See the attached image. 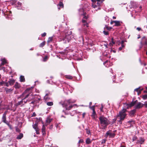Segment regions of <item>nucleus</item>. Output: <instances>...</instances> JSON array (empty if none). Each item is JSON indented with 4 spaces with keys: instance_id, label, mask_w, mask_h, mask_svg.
I'll list each match as a JSON object with an SVG mask.
<instances>
[{
    "instance_id": "obj_44",
    "label": "nucleus",
    "mask_w": 147,
    "mask_h": 147,
    "mask_svg": "<svg viewBox=\"0 0 147 147\" xmlns=\"http://www.w3.org/2000/svg\"><path fill=\"white\" fill-rule=\"evenodd\" d=\"M103 33L106 35H108L109 34L108 32L107 31H106L105 30H104L103 31Z\"/></svg>"
},
{
    "instance_id": "obj_36",
    "label": "nucleus",
    "mask_w": 147,
    "mask_h": 147,
    "mask_svg": "<svg viewBox=\"0 0 147 147\" xmlns=\"http://www.w3.org/2000/svg\"><path fill=\"white\" fill-rule=\"evenodd\" d=\"M45 44V41L41 43H40L39 45L40 47H43Z\"/></svg>"
},
{
    "instance_id": "obj_48",
    "label": "nucleus",
    "mask_w": 147,
    "mask_h": 147,
    "mask_svg": "<svg viewBox=\"0 0 147 147\" xmlns=\"http://www.w3.org/2000/svg\"><path fill=\"white\" fill-rule=\"evenodd\" d=\"M125 42H126V41L125 40H122L121 41V45H124V44Z\"/></svg>"
},
{
    "instance_id": "obj_12",
    "label": "nucleus",
    "mask_w": 147,
    "mask_h": 147,
    "mask_svg": "<svg viewBox=\"0 0 147 147\" xmlns=\"http://www.w3.org/2000/svg\"><path fill=\"white\" fill-rule=\"evenodd\" d=\"M145 141V139L142 137L139 138V140H137L136 142L137 144H144Z\"/></svg>"
},
{
    "instance_id": "obj_6",
    "label": "nucleus",
    "mask_w": 147,
    "mask_h": 147,
    "mask_svg": "<svg viewBox=\"0 0 147 147\" xmlns=\"http://www.w3.org/2000/svg\"><path fill=\"white\" fill-rule=\"evenodd\" d=\"M112 131L109 130V131H107L105 135L106 137H107L108 136H109V138H114L115 136V133H112L110 132H111Z\"/></svg>"
},
{
    "instance_id": "obj_17",
    "label": "nucleus",
    "mask_w": 147,
    "mask_h": 147,
    "mask_svg": "<svg viewBox=\"0 0 147 147\" xmlns=\"http://www.w3.org/2000/svg\"><path fill=\"white\" fill-rule=\"evenodd\" d=\"M91 116L93 119H95L96 118V113L95 111H93Z\"/></svg>"
},
{
    "instance_id": "obj_19",
    "label": "nucleus",
    "mask_w": 147,
    "mask_h": 147,
    "mask_svg": "<svg viewBox=\"0 0 147 147\" xmlns=\"http://www.w3.org/2000/svg\"><path fill=\"white\" fill-rule=\"evenodd\" d=\"M15 82V81L13 79H11L8 81V82L10 85H13Z\"/></svg>"
},
{
    "instance_id": "obj_7",
    "label": "nucleus",
    "mask_w": 147,
    "mask_h": 147,
    "mask_svg": "<svg viewBox=\"0 0 147 147\" xmlns=\"http://www.w3.org/2000/svg\"><path fill=\"white\" fill-rule=\"evenodd\" d=\"M140 43L142 45L147 46V38L145 36H144L142 38Z\"/></svg>"
},
{
    "instance_id": "obj_54",
    "label": "nucleus",
    "mask_w": 147,
    "mask_h": 147,
    "mask_svg": "<svg viewBox=\"0 0 147 147\" xmlns=\"http://www.w3.org/2000/svg\"><path fill=\"white\" fill-rule=\"evenodd\" d=\"M47 34L46 32H44L43 34H42L41 36L42 37L45 36Z\"/></svg>"
},
{
    "instance_id": "obj_34",
    "label": "nucleus",
    "mask_w": 147,
    "mask_h": 147,
    "mask_svg": "<svg viewBox=\"0 0 147 147\" xmlns=\"http://www.w3.org/2000/svg\"><path fill=\"white\" fill-rule=\"evenodd\" d=\"M6 63V61L5 59H3L2 60L1 65H3Z\"/></svg>"
},
{
    "instance_id": "obj_27",
    "label": "nucleus",
    "mask_w": 147,
    "mask_h": 147,
    "mask_svg": "<svg viewBox=\"0 0 147 147\" xmlns=\"http://www.w3.org/2000/svg\"><path fill=\"white\" fill-rule=\"evenodd\" d=\"M83 16V19H88V15H86V12L84 13L83 14H82Z\"/></svg>"
},
{
    "instance_id": "obj_33",
    "label": "nucleus",
    "mask_w": 147,
    "mask_h": 147,
    "mask_svg": "<svg viewBox=\"0 0 147 147\" xmlns=\"http://www.w3.org/2000/svg\"><path fill=\"white\" fill-rule=\"evenodd\" d=\"M53 40V37H50L48 38V40H47V43H49L51 42H52Z\"/></svg>"
},
{
    "instance_id": "obj_45",
    "label": "nucleus",
    "mask_w": 147,
    "mask_h": 147,
    "mask_svg": "<svg viewBox=\"0 0 147 147\" xmlns=\"http://www.w3.org/2000/svg\"><path fill=\"white\" fill-rule=\"evenodd\" d=\"M86 133L88 134H90V129H86Z\"/></svg>"
},
{
    "instance_id": "obj_42",
    "label": "nucleus",
    "mask_w": 147,
    "mask_h": 147,
    "mask_svg": "<svg viewBox=\"0 0 147 147\" xmlns=\"http://www.w3.org/2000/svg\"><path fill=\"white\" fill-rule=\"evenodd\" d=\"M92 6L93 8H94L97 7L98 6L96 3H93L92 4Z\"/></svg>"
},
{
    "instance_id": "obj_64",
    "label": "nucleus",
    "mask_w": 147,
    "mask_h": 147,
    "mask_svg": "<svg viewBox=\"0 0 147 147\" xmlns=\"http://www.w3.org/2000/svg\"><path fill=\"white\" fill-rule=\"evenodd\" d=\"M113 44L112 43V42H110L109 44V45H110V46H113Z\"/></svg>"
},
{
    "instance_id": "obj_37",
    "label": "nucleus",
    "mask_w": 147,
    "mask_h": 147,
    "mask_svg": "<svg viewBox=\"0 0 147 147\" xmlns=\"http://www.w3.org/2000/svg\"><path fill=\"white\" fill-rule=\"evenodd\" d=\"M52 119L48 118L46 120V122L47 123H48L49 124L52 121Z\"/></svg>"
},
{
    "instance_id": "obj_31",
    "label": "nucleus",
    "mask_w": 147,
    "mask_h": 147,
    "mask_svg": "<svg viewBox=\"0 0 147 147\" xmlns=\"http://www.w3.org/2000/svg\"><path fill=\"white\" fill-rule=\"evenodd\" d=\"M47 105L48 106H51L53 105V102H48L47 103Z\"/></svg>"
},
{
    "instance_id": "obj_61",
    "label": "nucleus",
    "mask_w": 147,
    "mask_h": 147,
    "mask_svg": "<svg viewBox=\"0 0 147 147\" xmlns=\"http://www.w3.org/2000/svg\"><path fill=\"white\" fill-rule=\"evenodd\" d=\"M143 105L146 108H147V102L143 104Z\"/></svg>"
},
{
    "instance_id": "obj_56",
    "label": "nucleus",
    "mask_w": 147,
    "mask_h": 147,
    "mask_svg": "<svg viewBox=\"0 0 147 147\" xmlns=\"http://www.w3.org/2000/svg\"><path fill=\"white\" fill-rule=\"evenodd\" d=\"M64 113L65 115H68L69 114L71 115V113L69 112V113H68V112H67V111L66 110V111H64Z\"/></svg>"
},
{
    "instance_id": "obj_43",
    "label": "nucleus",
    "mask_w": 147,
    "mask_h": 147,
    "mask_svg": "<svg viewBox=\"0 0 147 147\" xmlns=\"http://www.w3.org/2000/svg\"><path fill=\"white\" fill-rule=\"evenodd\" d=\"M66 78L68 79H72L73 77L71 76H68L66 77Z\"/></svg>"
},
{
    "instance_id": "obj_9",
    "label": "nucleus",
    "mask_w": 147,
    "mask_h": 147,
    "mask_svg": "<svg viewBox=\"0 0 147 147\" xmlns=\"http://www.w3.org/2000/svg\"><path fill=\"white\" fill-rule=\"evenodd\" d=\"M136 111V109H134L131 110L130 111H127V112H128L129 115L130 117H133L135 115Z\"/></svg>"
},
{
    "instance_id": "obj_16",
    "label": "nucleus",
    "mask_w": 147,
    "mask_h": 147,
    "mask_svg": "<svg viewBox=\"0 0 147 147\" xmlns=\"http://www.w3.org/2000/svg\"><path fill=\"white\" fill-rule=\"evenodd\" d=\"M14 87L16 89H18L21 87V85L20 84L17 82H16L14 85Z\"/></svg>"
},
{
    "instance_id": "obj_23",
    "label": "nucleus",
    "mask_w": 147,
    "mask_h": 147,
    "mask_svg": "<svg viewBox=\"0 0 147 147\" xmlns=\"http://www.w3.org/2000/svg\"><path fill=\"white\" fill-rule=\"evenodd\" d=\"M5 89L6 91V93H7L11 92L12 90L11 89H9L7 88H5Z\"/></svg>"
},
{
    "instance_id": "obj_52",
    "label": "nucleus",
    "mask_w": 147,
    "mask_h": 147,
    "mask_svg": "<svg viewBox=\"0 0 147 147\" xmlns=\"http://www.w3.org/2000/svg\"><path fill=\"white\" fill-rule=\"evenodd\" d=\"M106 140L105 139H103L102 140V142L101 143L102 144H105V143L106 142Z\"/></svg>"
},
{
    "instance_id": "obj_50",
    "label": "nucleus",
    "mask_w": 147,
    "mask_h": 147,
    "mask_svg": "<svg viewBox=\"0 0 147 147\" xmlns=\"http://www.w3.org/2000/svg\"><path fill=\"white\" fill-rule=\"evenodd\" d=\"M103 106L102 105L101 107L100 108V111L102 112H103Z\"/></svg>"
},
{
    "instance_id": "obj_57",
    "label": "nucleus",
    "mask_w": 147,
    "mask_h": 147,
    "mask_svg": "<svg viewBox=\"0 0 147 147\" xmlns=\"http://www.w3.org/2000/svg\"><path fill=\"white\" fill-rule=\"evenodd\" d=\"M136 29L138 30V31H140V30H142L141 28L140 27H137L136 28Z\"/></svg>"
},
{
    "instance_id": "obj_30",
    "label": "nucleus",
    "mask_w": 147,
    "mask_h": 147,
    "mask_svg": "<svg viewBox=\"0 0 147 147\" xmlns=\"http://www.w3.org/2000/svg\"><path fill=\"white\" fill-rule=\"evenodd\" d=\"M23 100V102H24V104H26L27 102H29L30 101V100L28 98L27 99H25Z\"/></svg>"
},
{
    "instance_id": "obj_46",
    "label": "nucleus",
    "mask_w": 147,
    "mask_h": 147,
    "mask_svg": "<svg viewBox=\"0 0 147 147\" xmlns=\"http://www.w3.org/2000/svg\"><path fill=\"white\" fill-rule=\"evenodd\" d=\"M42 131H45V127L44 125H43L42 128Z\"/></svg>"
},
{
    "instance_id": "obj_25",
    "label": "nucleus",
    "mask_w": 147,
    "mask_h": 147,
    "mask_svg": "<svg viewBox=\"0 0 147 147\" xmlns=\"http://www.w3.org/2000/svg\"><path fill=\"white\" fill-rule=\"evenodd\" d=\"M23 137V134L22 133H20V134L16 138L18 139H21Z\"/></svg>"
},
{
    "instance_id": "obj_60",
    "label": "nucleus",
    "mask_w": 147,
    "mask_h": 147,
    "mask_svg": "<svg viewBox=\"0 0 147 147\" xmlns=\"http://www.w3.org/2000/svg\"><path fill=\"white\" fill-rule=\"evenodd\" d=\"M4 84H5V86H6L7 87H8L9 86V84L8 82H5V83Z\"/></svg>"
},
{
    "instance_id": "obj_1",
    "label": "nucleus",
    "mask_w": 147,
    "mask_h": 147,
    "mask_svg": "<svg viewBox=\"0 0 147 147\" xmlns=\"http://www.w3.org/2000/svg\"><path fill=\"white\" fill-rule=\"evenodd\" d=\"M30 90V88H27L23 92L22 94L20 95L19 97L18 98H22V100L18 101V102L16 103V105L17 106L19 105H21L22 106L24 104H23V100L25 99H27L30 95V93L28 92Z\"/></svg>"
},
{
    "instance_id": "obj_13",
    "label": "nucleus",
    "mask_w": 147,
    "mask_h": 147,
    "mask_svg": "<svg viewBox=\"0 0 147 147\" xmlns=\"http://www.w3.org/2000/svg\"><path fill=\"white\" fill-rule=\"evenodd\" d=\"M144 106L143 104H142L140 102H139L138 104L136 106V109H139L142 108Z\"/></svg>"
},
{
    "instance_id": "obj_47",
    "label": "nucleus",
    "mask_w": 147,
    "mask_h": 147,
    "mask_svg": "<svg viewBox=\"0 0 147 147\" xmlns=\"http://www.w3.org/2000/svg\"><path fill=\"white\" fill-rule=\"evenodd\" d=\"M137 138L136 136H135L133 137L132 138L133 141H134L136 140L137 139Z\"/></svg>"
},
{
    "instance_id": "obj_29",
    "label": "nucleus",
    "mask_w": 147,
    "mask_h": 147,
    "mask_svg": "<svg viewBox=\"0 0 147 147\" xmlns=\"http://www.w3.org/2000/svg\"><path fill=\"white\" fill-rule=\"evenodd\" d=\"M128 123H129L131 126L133 124L135 123V121L133 120H131L127 122Z\"/></svg>"
},
{
    "instance_id": "obj_53",
    "label": "nucleus",
    "mask_w": 147,
    "mask_h": 147,
    "mask_svg": "<svg viewBox=\"0 0 147 147\" xmlns=\"http://www.w3.org/2000/svg\"><path fill=\"white\" fill-rule=\"evenodd\" d=\"M5 83V82L3 81H2L1 82H0V86H2Z\"/></svg>"
},
{
    "instance_id": "obj_5",
    "label": "nucleus",
    "mask_w": 147,
    "mask_h": 147,
    "mask_svg": "<svg viewBox=\"0 0 147 147\" xmlns=\"http://www.w3.org/2000/svg\"><path fill=\"white\" fill-rule=\"evenodd\" d=\"M127 111L126 109H123L119 112V114L117 115L118 117L121 118V119L124 120L127 115L126 113Z\"/></svg>"
},
{
    "instance_id": "obj_2",
    "label": "nucleus",
    "mask_w": 147,
    "mask_h": 147,
    "mask_svg": "<svg viewBox=\"0 0 147 147\" xmlns=\"http://www.w3.org/2000/svg\"><path fill=\"white\" fill-rule=\"evenodd\" d=\"M99 119L102 128L104 129L106 128L107 126L109 124V121L107 118L102 116H100Z\"/></svg>"
},
{
    "instance_id": "obj_51",
    "label": "nucleus",
    "mask_w": 147,
    "mask_h": 147,
    "mask_svg": "<svg viewBox=\"0 0 147 147\" xmlns=\"http://www.w3.org/2000/svg\"><path fill=\"white\" fill-rule=\"evenodd\" d=\"M36 131V133L37 134H40V132L39 131V129H38L35 130Z\"/></svg>"
},
{
    "instance_id": "obj_11",
    "label": "nucleus",
    "mask_w": 147,
    "mask_h": 147,
    "mask_svg": "<svg viewBox=\"0 0 147 147\" xmlns=\"http://www.w3.org/2000/svg\"><path fill=\"white\" fill-rule=\"evenodd\" d=\"M101 0H91L93 3H96L98 6H99L102 3V1H100ZM102 0L104 1L105 0Z\"/></svg>"
},
{
    "instance_id": "obj_3",
    "label": "nucleus",
    "mask_w": 147,
    "mask_h": 147,
    "mask_svg": "<svg viewBox=\"0 0 147 147\" xmlns=\"http://www.w3.org/2000/svg\"><path fill=\"white\" fill-rule=\"evenodd\" d=\"M65 36L63 40L64 41V43L69 42L71 39L73 38L72 35V32L71 31L68 30L65 31Z\"/></svg>"
},
{
    "instance_id": "obj_63",
    "label": "nucleus",
    "mask_w": 147,
    "mask_h": 147,
    "mask_svg": "<svg viewBox=\"0 0 147 147\" xmlns=\"http://www.w3.org/2000/svg\"><path fill=\"white\" fill-rule=\"evenodd\" d=\"M48 98L47 97V96H45L44 99L45 101H46L47 100Z\"/></svg>"
},
{
    "instance_id": "obj_20",
    "label": "nucleus",
    "mask_w": 147,
    "mask_h": 147,
    "mask_svg": "<svg viewBox=\"0 0 147 147\" xmlns=\"http://www.w3.org/2000/svg\"><path fill=\"white\" fill-rule=\"evenodd\" d=\"M33 128L35 130L38 129V125L37 123H36L35 124L33 123L32 125Z\"/></svg>"
},
{
    "instance_id": "obj_62",
    "label": "nucleus",
    "mask_w": 147,
    "mask_h": 147,
    "mask_svg": "<svg viewBox=\"0 0 147 147\" xmlns=\"http://www.w3.org/2000/svg\"><path fill=\"white\" fill-rule=\"evenodd\" d=\"M36 114L35 113V112L33 113L32 115V117H35L36 116Z\"/></svg>"
},
{
    "instance_id": "obj_55",
    "label": "nucleus",
    "mask_w": 147,
    "mask_h": 147,
    "mask_svg": "<svg viewBox=\"0 0 147 147\" xmlns=\"http://www.w3.org/2000/svg\"><path fill=\"white\" fill-rule=\"evenodd\" d=\"M111 42L113 44H115V42L114 41V38L113 37L111 38Z\"/></svg>"
},
{
    "instance_id": "obj_15",
    "label": "nucleus",
    "mask_w": 147,
    "mask_h": 147,
    "mask_svg": "<svg viewBox=\"0 0 147 147\" xmlns=\"http://www.w3.org/2000/svg\"><path fill=\"white\" fill-rule=\"evenodd\" d=\"M138 101L137 100L134 101L133 100L131 103L129 104V106L131 107L134 106L136 103Z\"/></svg>"
},
{
    "instance_id": "obj_21",
    "label": "nucleus",
    "mask_w": 147,
    "mask_h": 147,
    "mask_svg": "<svg viewBox=\"0 0 147 147\" xmlns=\"http://www.w3.org/2000/svg\"><path fill=\"white\" fill-rule=\"evenodd\" d=\"M115 24L114 26H121L120 22L119 21H115L114 22Z\"/></svg>"
},
{
    "instance_id": "obj_24",
    "label": "nucleus",
    "mask_w": 147,
    "mask_h": 147,
    "mask_svg": "<svg viewBox=\"0 0 147 147\" xmlns=\"http://www.w3.org/2000/svg\"><path fill=\"white\" fill-rule=\"evenodd\" d=\"M20 81L21 82H23L25 81V79L24 76H21L20 78Z\"/></svg>"
},
{
    "instance_id": "obj_41",
    "label": "nucleus",
    "mask_w": 147,
    "mask_h": 147,
    "mask_svg": "<svg viewBox=\"0 0 147 147\" xmlns=\"http://www.w3.org/2000/svg\"><path fill=\"white\" fill-rule=\"evenodd\" d=\"M6 124L8 125V127L10 129H12V125L9 124V122H7V123H6Z\"/></svg>"
},
{
    "instance_id": "obj_40",
    "label": "nucleus",
    "mask_w": 147,
    "mask_h": 147,
    "mask_svg": "<svg viewBox=\"0 0 147 147\" xmlns=\"http://www.w3.org/2000/svg\"><path fill=\"white\" fill-rule=\"evenodd\" d=\"M95 106H93L92 107L91 106H90L89 107V108H90V109L92 110L93 111H95Z\"/></svg>"
},
{
    "instance_id": "obj_18",
    "label": "nucleus",
    "mask_w": 147,
    "mask_h": 147,
    "mask_svg": "<svg viewBox=\"0 0 147 147\" xmlns=\"http://www.w3.org/2000/svg\"><path fill=\"white\" fill-rule=\"evenodd\" d=\"M34 102L35 103V105H37V103H39V102L41 100L40 98H36L34 100Z\"/></svg>"
},
{
    "instance_id": "obj_38",
    "label": "nucleus",
    "mask_w": 147,
    "mask_h": 147,
    "mask_svg": "<svg viewBox=\"0 0 147 147\" xmlns=\"http://www.w3.org/2000/svg\"><path fill=\"white\" fill-rule=\"evenodd\" d=\"M125 47V45H121V46L119 47V50L120 51H121L122 50L123 48L124 47Z\"/></svg>"
},
{
    "instance_id": "obj_58",
    "label": "nucleus",
    "mask_w": 147,
    "mask_h": 147,
    "mask_svg": "<svg viewBox=\"0 0 147 147\" xmlns=\"http://www.w3.org/2000/svg\"><path fill=\"white\" fill-rule=\"evenodd\" d=\"M117 120L116 118H115L113 119V123H115V121Z\"/></svg>"
},
{
    "instance_id": "obj_49",
    "label": "nucleus",
    "mask_w": 147,
    "mask_h": 147,
    "mask_svg": "<svg viewBox=\"0 0 147 147\" xmlns=\"http://www.w3.org/2000/svg\"><path fill=\"white\" fill-rule=\"evenodd\" d=\"M126 109H128L129 108L131 107H130L129 106V104H126Z\"/></svg>"
},
{
    "instance_id": "obj_59",
    "label": "nucleus",
    "mask_w": 147,
    "mask_h": 147,
    "mask_svg": "<svg viewBox=\"0 0 147 147\" xmlns=\"http://www.w3.org/2000/svg\"><path fill=\"white\" fill-rule=\"evenodd\" d=\"M17 4L18 5L20 6H21L22 5V3L19 2H18L17 3Z\"/></svg>"
},
{
    "instance_id": "obj_8",
    "label": "nucleus",
    "mask_w": 147,
    "mask_h": 147,
    "mask_svg": "<svg viewBox=\"0 0 147 147\" xmlns=\"http://www.w3.org/2000/svg\"><path fill=\"white\" fill-rule=\"evenodd\" d=\"M82 22L83 23L82 25V28L84 30H85L86 29H85L84 27L85 26H86V28L88 27H89L88 23L86 22V20L83 19H82Z\"/></svg>"
},
{
    "instance_id": "obj_26",
    "label": "nucleus",
    "mask_w": 147,
    "mask_h": 147,
    "mask_svg": "<svg viewBox=\"0 0 147 147\" xmlns=\"http://www.w3.org/2000/svg\"><path fill=\"white\" fill-rule=\"evenodd\" d=\"M142 90L140 89V88H139L135 89L134 91L137 92H138V94L139 95L141 93Z\"/></svg>"
},
{
    "instance_id": "obj_28",
    "label": "nucleus",
    "mask_w": 147,
    "mask_h": 147,
    "mask_svg": "<svg viewBox=\"0 0 147 147\" xmlns=\"http://www.w3.org/2000/svg\"><path fill=\"white\" fill-rule=\"evenodd\" d=\"M58 6H59L61 8H63L64 7V5L63 4V3L62 1H60L59 2V4L57 5Z\"/></svg>"
},
{
    "instance_id": "obj_10",
    "label": "nucleus",
    "mask_w": 147,
    "mask_h": 147,
    "mask_svg": "<svg viewBox=\"0 0 147 147\" xmlns=\"http://www.w3.org/2000/svg\"><path fill=\"white\" fill-rule=\"evenodd\" d=\"M6 112H5L3 114L2 119V121L5 124L7 123L8 122L6 120Z\"/></svg>"
},
{
    "instance_id": "obj_4",
    "label": "nucleus",
    "mask_w": 147,
    "mask_h": 147,
    "mask_svg": "<svg viewBox=\"0 0 147 147\" xmlns=\"http://www.w3.org/2000/svg\"><path fill=\"white\" fill-rule=\"evenodd\" d=\"M63 107L65 108L66 110L69 111L70 110L72 107L76 105H72L70 100H65L62 104Z\"/></svg>"
},
{
    "instance_id": "obj_32",
    "label": "nucleus",
    "mask_w": 147,
    "mask_h": 147,
    "mask_svg": "<svg viewBox=\"0 0 147 147\" xmlns=\"http://www.w3.org/2000/svg\"><path fill=\"white\" fill-rule=\"evenodd\" d=\"M112 28V27H109L107 26L106 25L105 27L104 28V29L105 30V29H107V30L110 31L111 29Z\"/></svg>"
},
{
    "instance_id": "obj_39",
    "label": "nucleus",
    "mask_w": 147,
    "mask_h": 147,
    "mask_svg": "<svg viewBox=\"0 0 147 147\" xmlns=\"http://www.w3.org/2000/svg\"><path fill=\"white\" fill-rule=\"evenodd\" d=\"M142 97L143 99L145 100L147 99V94L143 95Z\"/></svg>"
},
{
    "instance_id": "obj_14",
    "label": "nucleus",
    "mask_w": 147,
    "mask_h": 147,
    "mask_svg": "<svg viewBox=\"0 0 147 147\" xmlns=\"http://www.w3.org/2000/svg\"><path fill=\"white\" fill-rule=\"evenodd\" d=\"M116 118L117 121L119 122V124H121L122 123V121L124 120L123 119H121V118L120 117H118V115H117Z\"/></svg>"
},
{
    "instance_id": "obj_35",
    "label": "nucleus",
    "mask_w": 147,
    "mask_h": 147,
    "mask_svg": "<svg viewBox=\"0 0 147 147\" xmlns=\"http://www.w3.org/2000/svg\"><path fill=\"white\" fill-rule=\"evenodd\" d=\"M49 58L47 56H45V57L43 58V61L44 62L46 61Z\"/></svg>"
},
{
    "instance_id": "obj_22",
    "label": "nucleus",
    "mask_w": 147,
    "mask_h": 147,
    "mask_svg": "<svg viewBox=\"0 0 147 147\" xmlns=\"http://www.w3.org/2000/svg\"><path fill=\"white\" fill-rule=\"evenodd\" d=\"M92 140H91L89 138H88L86 140V144H90L92 142Z\"/></svg>"
}]
</instances>
